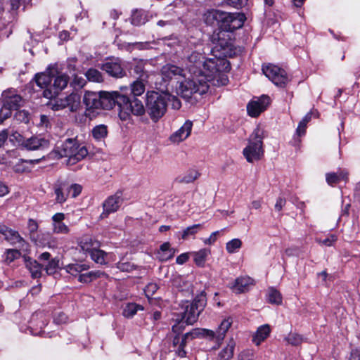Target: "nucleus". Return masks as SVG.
I'll use <instances>...</instances> for the list:
<instances>
[{
  "instance_id": "1",
  "label": "nucleus",
  "mask_w": 360,
  "mask_h": 360,
  "mask_svg": "<svg viewBox=\"0 0 360 360\" xmlns=\"http://www.w3.org/2000/svg\"><path fill=\"white\" fill-rule=\"evenodd\" d=\"M230 68L229 62L223 57L207 58L203 53L193 51L187 58L186 70L168 63L162 67L160 76L165 83L176 79L179 83V94L189 98L194 94L207 93L212 80L217 79L218 84H226L228 79L225 73Z\"/></svg>"
},
{
  "instance_id": "2",
  "label": "nucleus",
  "mask_w": 360,
  "mask_h": 360,
  "mask_svg": "<svg viewBox=\"0 0 360 360\" xmlns=\"http://www.w3.org/2000/svg\"><path fill=\"white\" fill-rule=\"evenodd\" d=\"M55 152L60 158H68L67 164L69 165L76 164L88 155L86 148L79 144L75 139H67L63 142L58 143Z\"/></svg>"
},
{
  "instance_id": "3",
  "label": "nucleus",
  "mask_w": 360,
  "mask_h": 360,
  "mask_svg": "<svg viewBox=\"0 0 360 360\" xmlns=\"http://www.w3.org/2000/svg\"><path fill=\"white\" fill-rule=\"evenodd\" d=\"M264 131L257 126L248 139V144L243 150V154L248 162L260 160L264 155L263 139Z\"/></svg>"
},
{
  "instance_id": "4",
  "label": "nucleus",
  "mask_w": 360,
  "mask_h": 360,
  "mask_svg": "<svg viewBox=\"0 0 360 360\" xmlns=\"http://www.w3.org/2000/svg\"><path fill=\"white\" fill-rule=\"evenodd\" d=\"M206 305V298L203 292L196 295L193 301H182L180 304V314L187 325L195 323L201 311Z\"/></svg>"
},
{
  "instance_id": "5",
  "label": "nucleus",
  "mask_w": 360,
  "mask_h": 360,
  "mask_svg": "<svg viewBox=\"0 0 360 360\" xmlns=\"http://www.w3.org/2000/svg\"><path fill=\"white\" fill-rule=\"evenodd\" d=\"M146 105L151 120L157 122L165 115L167 110V103L164 92L148 91L146 94Z\"/></svg>"
},
{
  "instance_id": "6",
  "label": "nucleus",
  "mask_w": 360,
  "mask_h": 360,
  "mask_svg": "<svg viewBox=\"0 0 360 360\" xmlns=\"http://www.w3.org/2000/svg\"><path fill=\"white\" fill-rule=\"evenodd\" d=\"M209 15L219 22H221L226 30L232 32L241 27L245 20V16L239 13H229L220 10H213Z\"/></svg>"
},
{
  "instance_id": "7",
  "label": "nucleus",
  "mask_w": 360,
  "mask_h": 360,
  "mask_svg": "<svg viewBox=\"0 0 360 360\" xmlns=\"http://www.w3.org/2000/svg\"><path fill=\"white\" fill-rule=\"evenodd\" d=\"M125 91H128L127 86H121L120 91H101L100 108L110 110L117 105L120 110L125 101Z\"/></svg>"
},
{
  "instance_id": "8",
  "label": "nucleus",
  "mask_w": 360,
  "mask_h": 360,
  "mask_svg": "<svg viewBox=\"0 0 360 360\" xmlns=\"http://www.w3.org/2000/svg\"><path fill=\"white\" fill-rule=\"evenodd\" d=\"M127 94V91H125V101L118 112V116L122 121L129 120L131 114L139 116L143 115L145 112V108L142 102L136 98L133 100H130Z\"/></svg>"
},
{
  "instance_id": "9",
  "label": "nucleus",
  "mask_w": 360,
  "mask_h": 360,
  "mask_svg": "<svg viewBox=\"0 0 360 360\" xmlns=\"http://www.w3.org/2000/svg\"><path fill=\"white\" fill-rule=\"evenodd\" d=\"M262 72L269 80L279 87H285L290 80L285 70L275 65H263Z\"/></svg>"
},
{
  "instance_id": "10",
  "label": "nucleus",
  "mask_w": 360,
  "mask_h": 360,
  "mask_svg": "<svg viewBox=\"0 0 360 360\" xmlns=\"http://www.w3.org/2000/svg\"><path fill=\"white\" fill-rule=\"evenodd\" d=\"M20 146L27 150H46L51 146L50 140L41 136H32L20 141Z\"/></svg>"
},
{
  "instance_id": "11",
  "label": "nucleus",
  "mask_w": 360,
  "mask_h": 360,
  "mask_svg": "<svg viewBox=\"0 0 360 360\" xmlns=\"http://www.w3.org/2000/svg\"><path fill=\"white\" fill-rule=\"evenodd\" d=\"M200 337H209L210 338H216V331L208 329H200L195 328L191 331L186 333L184 335V339L181 343V349L177 351L178 356L179 357H185L186 356V352L184 350V347L186 345L187 340H193L194 338Z\"/></svg>"
},
{
  "instance_id": "12",
  "label": "nucleus",
  "mask_w": 360,
  "mask_h": 360,
  "mask_svg": "<svg viewBox=\"0 0 360 360\" xmlns=\"http://www.w3.org/2000/svg\"><path fill=\"white\" fill-rule=\"evenodd\" d=\"M0 233L3 235L5 239L11 244L16 245L22 250H27V243L19 234L17 231L13 230L5 225H0Z\"/></svg>"
},
{
  "instance_id": "13",
  "label": "nucleus",
  "mask_w": 360,
  "mask_h": 360,
  "mask_svg": "<svg viewBox=\"0 0 360 360\" xmlns=\"http://www.w3.org/2000/svg\"><path fill=\"white\" fill-rule=\"evenodd\" d=\"M218 46L220 47L221 55L223 57H233L237 53V49L234 46L233 41L225 31H221L218 34Z\"/></svg>"
},
{
  "instance_id": "14",
  "label": "nucleus",
  "mask_w": 360,
  "mask_h": 360,
  "mask_svg": "<svg viewBox=\"0 0 360 360\" xmlns=\"http://www.w3.org/2000/svg\"><path fill=\"white\" fill-rule=\"evenodd\" d=\"M122 202V193L116 192L114 195L109 196L103 202V211L100 215L101 219L108 217L111 213L117 212Z\"/></svg>"
},
{
  "instance_id": "15",
  "label": "nucleus",
  "mask_w": 360,
  "mask_h": 360,
  "mask_svg": "<svg viewBox=\"0 0 360 360\" xmlns=\"http://www.w3.org/2000/svg\"><path fill=\"white\" fill-rule=\"evenodd\" d=\"M69 78L65 74H58L54 79L53 85H51V89H46L43 91V96L51 99L55 97L58 93L64 89L68 83Z\"/></svg>"
},
{
  "instance_id": "16",
  "label": "nucleus",
  "mask_w": 360,
  "mask_h": 360,
  "mask_svg": "<svg viewBox=\"0 0 360 360\" xmlns=\"http://www.w3.org/2000/svg\"><path fill=\"white\" fill-rule=\"evenodd\" d=\"M270 103L268 96L263 95L253 99L247 105V110L251 117H257L262 112L264 111Z\"/></svg>"
},
{
  "instance_id": "17",
  "label": "nucleus",
  "mask_w": 360,
  "mask_h": 360,
  "mask_svg": "<svg viewBox=\"0 0 360 360\" xmlns=\"http://www.w3.org/2000/svg\"><path fill=\"white\" fill-rule=\"evenodd\" d=\"M193 122L186 120L184 124L169 136V141L173 143H179L186 139L191 134Z\"/></svg>"
},
{
  "instance_id": "18",
  "label": "nucleus",
  "mask_w": 360,
  "mask_h": 360,
  "mask_svg": "<svg viewBox=\"0 0 360 360\" xmlns=\"http://www.w3.org/2000/svg\"><path fill=\"white\" fill-rule=\"evenodd\" d=\"M4 104L11 110H18L22 105L23 100L22 97L15 94L14 91H4L3 94Z\"/></svg>"
},
{
  "instance_id": "19",
  "label": "nucleus",
  "mask_w": 360,
  "mask_h": 360,
  "mask_svg": "<svg viewBox=\"0 0 360 360\" xmlns=\"http://www.w3.org/2000/svg\"><path fill=\"white\" fill-rule=\"evenodd\" d=\"M102 70L113 77H122L124 75L123 68L118 60L105 62L103 64Z\"/></svg>"
},
{
  "instance_id": "20",
  "label": "nucleus",
  "mask_w": 360,
  "mask_h": 360,
  "mask_svg": "<svg viewBox=\"0 0 360 360\" xmlns=\"http://www.w3.org/2000/svg\"><path fill=\"white\" fill-rule=\"evenodd\" d=\"M253 284V280L250 277L240 276L235 280L233 283L230 285V288L233 292L240 294L248 291L250 286Z\"/></svg>"
},
{
  "instance_id": "21",
  "label": "nucleus",
  "mask_w": 360,
  "mask_h": 360,
  "mask_svg": "<svg viewBox=\"0 0 360 360\" xmlns=\"http://www.w3.org/2000/svg\"><path fill=\"white\" fill-rule=\"evenodd\" d=\"M83 101L88 108H100L101 91L99 93L93 91L86 92Z\"/></svg>"
},
{
  "instance_id": "22",
  "label": "nucleus",
  "mask_w": 360,
  "mask_h": 360,
  "mask_svg": "<svg viewBox=\"0 0 360 360\" xmlns=\"http://www.w3.org/2000/svg\"><path fill=\"white\" fill-rule=\"evenodd\" d=\"M271 333L269 325L264 324L259 326L252 336V342L257 346H259L264 340H265Z\"/></svg>"
},
{
  "instance_id": "23",
  "label": "nucleus",
  "mask_w": 360,
  "mask_h": 360,
  "mask_svg": "<svg viewBox=\"0 0 360 360\" xmlns=\"http://www.w3.org/2000/svg\"><path fill=\"white\" fill-rule=\"evenodd\" d=\"M68 186L64 182L56 184L54 186V194L56 202L59 204L65 202L68 196Z\"/></svg>"
},
{
  "instance_id": "24",
  "label": "nucleus",
  "mask_w": 360,
  "mask_h": 360,
  "mask_svg": "<svg viewBox=\"0 0 360 360\" xmlns=\"http://www.w3.org/2000/svg\"><path fill=\"white\" fill-rule=\"evenodd\" d=\"M58 239L51 236L49 233H41L39 242L36 245L41 247H48L49 248H56L58 245Z\"/></svg>"
},
{
  "instance_id": "25",
  "label": "nucleus",
  "mask_w": 360,
  "mask_h": 360,
  "mask_svg": "<svg viewBox=\"0 0 360 360\" xmlns=\"http://www.w3.org/2000/svg\"><path fill=\"white\" fill-rule=\"evenodd\" d=\"M65 108H68L71 112L77 111L81 103V96L77 93H72L70 95L64 96Z\"/></svg>"
},
{
  "instance_id": "26",
  "label": "nucleus",
  "mask_w": 360,
  "mask_h": 360,
  "mask_svg": "<svg viewBox=\"0 0 360 360\" xmlns=\"http://www.w3.org/2000/svg\"><path fill=\"white\" fill-rule=\"evenodd\" d=\"M79 246L84 252L89 255L96 248H99L100 243L89 236H85L80 241Z\"/></svg>"
},
{
  "instance_id": "27",
  "label": "nucleus",
  "mask_w": 360,
  "mask_h": 360,
  "mask_svg": "<svg viewBox=\"0 0 360 360\" xmlns=\"http://www.w3.org/2000/svg\"><path fill=\"white\" fill-rule=\"evenodd\" d=\"M174 253V250L170 248V244L169 243H164L161 245L157 255L158 259L160 261L164 262L172 258Z\"/></svg>"
},
{
  "instance_id": "28",
  "label": "nucleus",
  "mask_w": 360,
  "mask_h": 360,
  "mask_svg": "<svg viewBox=\"0 0 360 360\" xmlns=\"http://www.w3.org/2000/svg\"><path fill=\"white\" fill-rule=\"evenodd\" d=\"M236 342L231 339L227 345L218 354V360H230L233 356Z\"/></svg>"
},
{
  "instance_id": "29",
  "label": "nucleus",
  "mask_w": 360,
  "mask_h": 360,
  "mask_svg": "<svg viewBox=\"0 0 360 360\" xmlns=\"http://www.w3.org/2000/svg\"><path fill=\"white\" fill-rule=\"evenodd\" d=\"M37 85L41 89H51V76L44 72L38 73L34 77Z\"/></svg>"
},
{
  "instance_id": "30",
  "label": "nucleus",
  "mask_w": 360,
  "mask_h": 360,
  "mask_svg": "<svg viewBox=\"0 0 360 360\" xmlns=\"http://www.w3.org/2000/svg\"><path fill=\"white\" fill-rule=\"evenodd\" d=\"M25 266L33 278H39L41 274L42 266L37 261L29 259L25 262Z\"/></svg>"
},
{
  "instance_id": "31",
  "label": "nucleus",
  "mask_w": 360,
  "mask_h": 360,
  "mask_svg": "<svg viewBox=\"0 0 360 360\" xmlns=\"http://www.w3.org/2000/svg\"><path fill=\"white\" fill-rule=\"evenodd\" d=\"M231 324L232 320L230 318L225 319L221 321L219 326L216 330V339L218 341L223 340L227 330L229 329Z\"/></svg>"
},
{
  "instance_id": "32",
  "label": "nucleus",
  "mask_w": 360,
  "mask_h": 360,
  "mask_svg": "<svg viewBox=\"0 0 360 360\" xmlns=\"http://www.w3.org/2000/svg\"><path fill=\"white\" fill-rule=\"evenodd\" d=\"M38 228H39V225H38V223L37 222V221H35L32 219H30L28 220L27 229L29 231L30 238L31 240L33 241L35 244L37 242H39V238H40L41 233H37Z\"/></svg>"
},
{
  "instance_id": "33",
  "label": "nucleus",
  "mask_w": 360,
  "mask_h": 360,
  "mask_svg": "<svg viewBox=\"0 0 360 360\" xmlns=\"http://www.w3.org/2000/svg\"><path fill=\"white\" fill-rule=\"evenodd\" d=\"M266 300L269 303L276 305H281L283 301L281 292L274 288H269Z\"/></svg>"
},
{
  "instance_id": "34",
  "label": "nucleus",
  "mask_w": 360,
  "mask_h": 360,
  "mask_svg": "<svg viewBox=\"0 0 360 360\" xmlns=\"http://www.w3.org/2000/svg\"><path fill=\"white\" fill-rule=\"evenodd\" d=\"M89 265L84 264H70L64 267L65 271L73 276H79L82 271L89 269Z\"/></svg>"
},
{
  "instance_id": "35",
  "label": "nucleus",
  "mask_w": 360,
  "mask_h": 360,
  "mask_svg": "<svg viewBox=\"0 0 360 360\" xmlns=\"http://www.w3.org/2000/svg\"><path fill=\"white\" fill-rule=\"evenodd\" d=\"M210 251L208 249L203 248L193 253V259L196 265L203 266L205 265L206 258L210 255Z\"/></svg>"
},
{
  "instance_id": "36",
  "label": "nucleus",
  "mask_w": 360,
  "mask_h": 360,
  "mask_svg": "<svg viewBox=\"0 0 360 360\" xmlns=\"http://www.w3.org/2000/svg\"><path fill=\"white\" fill-rule=\"evenodd\" d=\"M143 309L144 308L142 305L133 302L129 303L123 310V316L127 318H132L138 311H143Z\"/></svg>"
},
{
  "instance_id": "37",
  "label": "nucleus",
  "mask_w": 360,
  "mask_h": 360,
  "mask_svg": "<svg viewBox=\"0 0 360 360\" xmlns=\"http://www.w3.org/2000/svg\"><path fill=\"white\" fill-rule=\"evenodd\" d=\"M104 273L100 271H92L84 274H80L78 280L81 283H90L97 278L101 277Z\"/></svg>"
},
{
  "instance_id": "38",
  "label": "nucleus",
  "mask_w": 360,
  "mask_h": 360,
  "mask_svg": "<svg viewBox=\"0 0 360 360\" xmlns=\"http://www.w3.org/2000/svg\"><path fill=\"white\" fill-rule=\"evenodd\" d=\"M201 229L202 225L200 224L188 226L181 233V238L183 240H187L188 238L194 236Z\"/></svg>"
},
{
  "instance_id": "39",
  "label": "nucleus",
  "mask_w": 360,
  "mask_h": 360,
  "mask_svg": "<svg viewBox=\"0 0 360 360\" xmlns=\"http://www.w3.org/2000/svg\"><path fill=\"white\" fill-rule=\"evenodd\" d=\"M129 89L128 88V91ZM131 94L134 96H139L143 94L145 91V84L141 80H136L131 84L130 87Z\"/></svg>"
},
{
  "instance_id": "40",
  "label": "nucleus",
  "mask_w": 360,
  "mask_h": 360,
  "mask_svg": "<svg viewBox=\"0 0 360 360\" xmlns=\"http://www.w3.org/2000/svg\"><path fill=\"white\" fill-rule=\"evenodd\" d=\"M85 76L90 82H101L103 76L100 71L94 68H90L85 72Z\"/></svg>"
},
{
  "instance_id": "41",
  "label": "nucleus",
  "mask_w": 360,
  "mask_h": 360,
  "mask_svg": "<svg viewBox=\"0 0 360 360\" xmlns=\"http://www.w3.org/2000/svg\"><path fill=\"white\" fill-rule=\"evenodd\" d=\"M89 255L91 259L97 264H103L105 263L107 254L104 251L99 250V248H96Z\"/></svg>"
},
{
  "instance_id": "42",
  "label": "nucleus",
  "mask_w": 360,
  "mask_h": 360,
  "mask_svg": "<svg viewBox=\"0 0 360 360\" xmlns=\"http://www.w3.org/2000/svg\"><path fill=\"white\" fill-rule=\"evenodd\" d=\"M242 247V241L239 238H234L227 242L226 250L229 254L236 252Z\"/></svg>"
},
{
  "instance_id": "43",
  "label": "nucleus",
  "mask_w": 360,
  "mask_h": 360,
  "mask_svg": "<svg viewBox=\"0 0 360 360\" xmlns=\"http://www.w3.org/2000/svg\"><path fill=\"white\" fill-rule=\"evenodd\" d=\"M165 98L167 105H169L173 109L178 110L181 108V103L180 100L175 96L164 92Z\"/></svg>"
},
{
  "instance_id": "44",
  "label": "nucleus",
  "mask_w": 360,
  "mask_h": 360,
  "mask_svg": "<svg viewBox=\"0 0 360 360\" xmlns=\"http://www.w3.org/2000/svg\"><path fill=\"white\" fill-rule=\"evenodd\" d=\"M200 176V173L195 169H191L186 172L181 179V182L189 184L193 182Z\"/></svg>"
},
{
  "instance_id": "45",
  "label": "nucleus",
  "mask_w": 360,
  "mask_h": 360,
  "mask_svg": "<svg viewBox=\"0 0 360 360\" xmlns=\"http://www.w3.org/2000/svg\"><path fill=\"white\" fill-rule=\"evenodd\" d=\"M92 134L96 139L101 140L107 136V127L105 125L96 126L93 129Z\"/></svg>"
},
{
  "instance_id": "46",
  "label": "nucleus",
  "mask_w": 360,
  "mask_h": 360,
  "mask_svg": "<svg viewBox=\"0 0 360 360\" xmlns=\"http://www.w3.org/2000/svg\"><path fill=\"white\" fill-rule=\"evenodd\" d=\"M14 118L20 122L28 123L30 119V114L28 111L22 110H18L14 115Z\"/></svg>"
},
{
  "instance_id": "47",
  "label": "nucleus",
  "mask_w": 360,
  "mask_h": 360,
  "mask_svg": "<svg viewBox=\"0 0 360 360\" xmlns=\"http://www.w3.org/2000/svg\"><path fill=\"white\" fill-rule=\"evenodd\" d=\"M52 226L53 232L55 233L67 234L70 231L69 227L63 221L56 224H52Z\"/></svg>"
},
{
  "instance_id": "48",
  "label": "nucleus",
  "mask_w": 360,
  "mask_h": 360,
  "mask_svg": "<svg viewBox=\"0 0 360 360\" xmlns=\"http://www.w3.org/2000/svg\"><path fill=\"white\" fill-rule=\"evenodd\" d=\"M285 340L290 345L297 346L302 343V338L301 335L295 333H290L288 334V335L285 338Z\"/></svg>"
},
{
  "instance_id": "49",
  "label": "nucleus",
  "mask_w": 360,
  "mask_h": 360,
  "mask_svg": "<svg viewBox=\"0 0 360 360\" xmlns=\"http://www.w3.org/2000/svg\"><path fill=\"white\" fill-rule=\"evenodd\" d=\"M52 110L57 111L65 108V98H56L50 103Z\"/></svg>"
},
{
  "instance_id": "50",
  "label": "nucleus",
  "mask_w": 360,
  "mask_h": 360,
  "mask_svg": "<svg viewBox=\"0 0 360 360\" xmlns=\"http://www.w3.org/2000/svg\"><path fill=\"white\" fill-rule=\"evenodd\" d=\"M40 161L39 159H36V160H20L18 163H17L15 167H14V169L16 172H18V173H22V172H25L26 171V168L24 166V163L25 162H30V163H39Z\"/></svg>"
},
{
  "instance_id": "51",
  "label": "nucleus",
  "mask_w": 360,
  "mask_h": 360,
  "mask_svg": "<svg viewBox=\"0 0 360 360\" xmlns=\"http://www.w3.org/2000/svg\"><path fill=\"white\" fill-rule=\"evenodd\" d=\"M59 265V260L57 259H52L49 262V264L46 265L45 270L48 274H53Z\"/></svg>"
},
{
  "instance_id": "52",
  "label": "nucleus",
  "mask_w": 360,
  "mask_h": 360,
  "mask_svg": "<svg viewBox=\"0 0 360 360\" xmlns=\"http://www.w3.org/2000/svg\"><path fill=\"white\" fill-rule=\"evenodd\" d=\"M158 285L157 283H148L145 289H144V292H145V294L146 295L149 297L150 296H153L155 292L158 290Z\"/></svg>"
},
{
  "instance_id": "53",
  "label": "nucleus",
  "mask_w": 360,
  "mask_h": 360,
  "mask_svg": "<svg viewBox=\"0 0 360 360\" xmlns=\"http://www.w3.org/2000/svg\"><path fill=\"white\" fill-rule=\"evenodd\" d=\"M185 324L186 322L181 318L172 326V331L177 335L181 333L184 330Z\"/></svg>"
},
{
  "instance_id": "54",
  "label": "nucleus",
  "mask_w": 360,
  "mask_h": 360,
  "mask_svg": "<svg viewBox=\"0 0 360 360\" xmlns=\"http://www.w3.org/2000/svg\"><path fill=\"white\" fill-rule=\"evenodd\" d=\"M68 191L72 198H76L81 193L82 186L77 184H72L71 186L68 187Z\"/></svg>"
},
{
  "instance_id": "55",
  "label": "nucleus",
  "mask_w": 360,
  "mask_h": 360,
  "mask_svg": "<svg viewBox=\"0 0 360 360\" xmlns=\"http://www.w3.org/2000/svg\"><path fill=\"white\" fill-rule=\"evenodd\" d=\"M326 178L327 183L331 186L340 181V177L335 172L326 174Z\"/></svg>"
},
{
  "instance_id": "56",
  "label": "nucleus",
  "mask_w": 360,
  "mask_h": 360,
  "mask_svg": "<svg viewBox=\"0 0 360 360\" xmlns=\"http://www.w3.org/2000/svg\"><path fill=\"white\" fill-rule=\"evenodd\" d=\"M337 240V236L335 235H330L329 237L325 238L324 240L316 239V241L322 245L326 246H332L333 243Z\"/></svg>"
},
{
  "instance_id": "57",
  "label": "nucleus",
  "mask_w": 360,
  "mask_h": 360,
  "mask_svg": "<svg viewBox=\"0 0 360 360\" xmlns=\"http://www.w3.org/2000/svg\"><path fill=\"white\" fill-rule=\"evenodd\" d=\"M117 268L122 271L129 272L135 268V266L130 262H119Z\"/></svg>"
},
{
  "instance_id": "58",
  "label": "nucleus",
  "mask_w": 360,
  "mask_h": 360,
  "mask_svg": "<svg viewBox=\"0 0 360 360\" xmlns=\"http://www.w3.org/2000/svg\"><path fill=\"white\" fill-rule=\"evenodd\" d=\"M11 110L8 107H6V105H3V107L1 108L0 110V121L3 122L8 117H9L11 115Z\"/></svg>"
},
{
  "instance_id": "59",
  "label": "nucleus",
  "mask_w": 360,
  "mask_h": 360,
  "mask_svg": "<svg viewBox=\"0 0 360 360\" xmlns=\"http://www.w3.org/2000/svg\"><path fill=\"white\" fill-rule=\"evenodd\" d=\"M131 24H133L134 25H140L141 24H143L145 22V21L142 19H141V16L140 15V14L137 12L133 13L132 16H131Z\"/></svg>"
},
{
  "instance_id": "60",
  "label": "nucleus",
  "mask_w": 360,
  "mask_h": 360,
  "mask_svg": "<svg viewBox=\"0 0 360 360\" xmlns=\"http://www.w3.org/2000/svg\"><path fill=\"white\" fill-rule=\"evenodd\" d=\"M307 124V123H303L302 121H300L296 129V135L298 136L304 135L306 132Z\"/></svg>"
},
{
  "instance_id": "61",
  "label": "nucleus",
  "mask_w": 360,
  "mask_h": 360,
  "mask_svg": "<svg viewBox=\"0 0 360 360\" xmlns=\"http://www.w3.org/2000/svg\"><path fill=\"white\" fill-rule=\"evenodd\" d=\"M68 317L63 313H59L54 317V322L57 324H62L67 321Z\"/></svg>"
},
{
  "instance_id": "62",
  "label": "nucleus",
  "mask_w": 360,
  "mask_h": 360,
  "mask_svg": "<svg viewBox=\"0 0 360 360\" xmlns=\"http://www.w3.org/2000/svg\"><path fill=\"white\" fill-rule=\"evenodd\" d=\"M286 200L283 198L279 197L275 204V210L278 212L281 211L283 207L285 205Z\"/></svg>"
},
{
  "instance_id": "63",
  "label": "nucleus",
  "mask_w": 360,
  "mask_h": 360,
  "mask_svg": "<svg viewBox=\"0 0 360 360\" xmlns=\"http://www.w3.org/2000/svg\"><path fill=\"white\" fill-rule=\"evenodd\" d=\"M238 360H254L253 356L250 352H242L238 356Z\"/></svg>"
},
{
  "instance_id": "64",
  "label": "nucleus",
  "mask_w": 360,
  "mask_h": 360,
  "mask_svg": "<svg viewBox=\"0 0 360 360\" xmlns=\"http://www.w3.org/2000/svg\"><path fill=\"white\" fill-rule=\"evenodd\" d=\"M349 360H360V350L358 349H352Z\"/></svg>"
}]
</instances>
